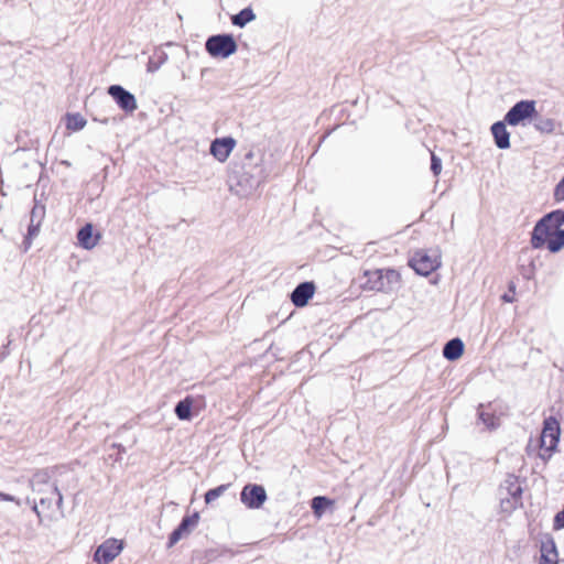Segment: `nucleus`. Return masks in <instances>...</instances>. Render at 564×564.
<instances>
[{
	"label": "nucleus",
	"mask_w": 564,
	"mask_h": 564,
	"mask_svg": "<svg viewBox=\"0 0 564 564\" xmlns=\"http://www.w3.org/2000/svg\"><path fill=\"white\" fill-rule=\"evenodd\" d=\"M366 281L362 286L369 291L391 293L399 289L401 276L393 269H377L365 272Z\"/></svg>",
	"instance_id": "f257e3e1"
},
{
	"label": "nucleus",
	"mask_w": 564,
	"mask_h": 564,
	"mask_svg": "<svg viewBox=\"0 0 564 564\" xmlns=\"http://www.w3.org/2000/svg\"><path fill=\"white\" fill-rule=\"evenodd\" d=\"M564 224V210L556 209L544 215L534 226L531 234V246L534 249L542 248L552 231L560 230Z\"/></svg>",
	"instance_id": "f03ea898"
},
{
	"label": "nucleus",
	"mask_w": 564,
	"mask_h": 564,
	"mask_svg": "<svg viewBox=\"0 0 564 564\" xmlns=\"http://www.w3.org/2000/svg\"><path fill=\"white\" fill-rule=\"evenodd\" d=\"M522 492L519 477L512 474L508 475L499 488L501 510L511 513L522 507Z\"/></svg>",
	"instance_id": "7ed1b4c3"
},
{
	"label": "nucleus",
	"mask_w": 564,
	"mask_h": 564,
	"mask_svg": "<svg viewBox=\"0 0 564 564\" xmlns=\"http://www.w3.org/2000/svg\"><path fill=\"white\" fill-rule=\"evenodd\" d=\"M205 48L213 57L227 58L236 53L237 43L231 34H217L207 39Z\"/></svg>",
	"instance_id": "20e7f679"
},
{
	"label": "nucleus",
	"mask_w": 564,
	"mask_h": 564,
	"mask_svg": "<svg viewBox=\"0 0 564 564\" xmlns=\"http://www.w3.org/2000/svg\"><path fill=\"white\" fill-rule=\"evenodd\" d=\"M30 487L33 492L42 496L50 494L56 496V507L62 511L63 509V496L58 490L57 486L51 482V476L47 470H37L30 479Z\"/></svg>",
	"instance_id": "39448f33"
},
{
	"label": "nucleus",
	"mask_w": 564,
	"mask_h": 564,
	"mask_svg": "<svg viewBox=\"0 0 564 564\" xmlns=\"http://www.w3.org/2000/svg\"><path fill=\"white\" fill-rule=\"evenodd\" d=\"M535 106V100H520L516 102L506 113L505 122L512 127L520 124L525 119L536 115Z\"/></svg>",
	"instance_id": "423d86ee"
},
{
	"label": "nucleus",
	"mask_w": 564,
	"mask_h": 564,
	"mask_svg": "<svg viewBox=\"0 0 564 564\" xmlns=\"http://www.w3.org/2000/svg\"><path fill=\"white\" fill-rule=\"evenodd\" d=\"M45 205L41 204L35 198L34 206L30 213V224L28 227V234L23 240L24 251L31 248L33 239L39 235L41 225L45 218Z\"/></svg>",
	"instance_id": "0eeeda50"
},
{
	"label": "nucleus",
	"mask_w": 564,
	"mask_h": 564,
	"mask_svg": "<svg viewBox=\"0 0 564 564\" xmlns=\"http://www.w3.org/2000/svg\"><path fill=\"white\" fill-rule=\"evenodd\" d=\"M267 498L264 487L257 484H247L240 492V501L249 509H260Z\"/></svg>",
	"instance_id": "6e6552de"
},
{
	"label": "nucleus",
	"mask_w": 564,
	"mask_h": 564,
	"mask_svg": "<svg viewBox=\"0 0 564 564\" xmlns=\"http://www.w3.org/2000/svg\"><path fill=\"white\" fill-rule=\"evenodd\" d=\"M410 265L417 274L426 276L441 265V261L438 256H430L426 251L421 250L411 258Z\"/></svg>",
	"instance_id": "1a4fd4ad"
},
{
	"label": "nucleus",
	"mask_w": 564,
	"mask_h": 564,
	"mask_svg": "<svg viewBox=\"0 0 564 564\" xmlns=\"http://www.w3.org/2000/svg\"><path fill=\"white\" fill-rule=\"evenodd\" d=\"M123 543L117 539H107L95 551L94 561L98 564L111 563L122 551Z\"/></svg>",
	"instance_id": "9d476101"
},
{
	"label": "nucleus",
	"mask_w": 564,
	"mask_h": 564,
	"mask_svg": "<svg viewBox=\"0 0 564 564\" xmlns=\"http://www.w3.org/2000/svg\"><path fill=\"white\" fill-rule=\"evenodd\" d=\"M259 182L248 173L231 175L229 177V189L239 197H247L258 187Z\"/></svg>",
	"instance_id": "9b49d317"
},
{
	"label": "nucleus",
	"mask_w": 564,
	"mask_h": 564,
	"mask_svg": "<svg viewBox=\"0 0 564 564\" xmlns=\"http://www.w3.org/2000/svg\"><path fill=\"white\" fill-rule=\"evenodd\" d=\"M560 440V423L553 416H549L543 422V430L541 433V447L547 452L556 448Z\"/></svg>",
	"instance_id": "f8f14e48"
},
{
	"label": "nucleus",
	"mask_w": 564,
	"mask_h": 564,
	"mask_svg": "<svg viewBox=\"0 0 564 564\" xmlns=\"http://www.w3.org/2000/svg\"><path fill=\"white\" fill-rule=\"evenodd\" d=\"M108 94L112 97L118 107L126 112L131 113L138 108L134 95H132L120 85L109 86Z\"/></svg>",
	"instance_id": "ddd939ff"
},
{
	"label": "nucleus",
	"mask_w": 564,
	"mask_h": 564,
	"mask_svg": "<svg viewBox=\"0 0 564 564\" xmlns=\"http://www.w3.org/2000/svg\"><path fill=\"white\" fill-rule=\"evenodd\" d=\"M199 514L194 512L191 516H186L182 519L181 523L169 536L167 547L175 545L181 539L187 536L192 530L198 524Z\"/></svg>",
	"instance_id": "4468645a"
},
{
	"label": "nucleus",
	"mask_w": 564,
	"mask_h": 564,
	"mask_svg": "<svg viewBox=\"0 0 564 564\" xmlns=\"http://www.w3.org/2000/svg\"><path fill=\"white\" fill-rule=\"evenodd\" d=\"M236 147V140L231 137L215 139L210 144L212 155L219 162H225Z\"/></svg>",
	"instance_id": "2eb2a0df"
},
{
	"label": "nucleus",
	"mask_w": 564,
	"mask_h": 564,
	"mask_svg": "<svg viewBox=\"0 0 564 564\" xmlns=\"http://www.w3.org/2000/svg\"><path fill=\"white\" fill-rule=\"evenodd\" d=\"M315 293V284L311 281H305L296 285V288L291 293V301L296 307L305 306L310 299L313 297Z\"/></svg>",
	"instance_id": "dca6fc26"
},
{
	"label": "nucleus",
	"mask_w": 564,
	"mask_h": 564,
	"mask_svg": "<svg viewBox=\"0 0 564 564\" xmlns=\"http://www.w3.org/2000/svg\"><path fill=\"white\" fill-rule=\"evenodd\" d=\"M507 122L497 121L491 126V133L495 139L497 148L505 150L510 147V133L507 130Z\"/></svg>",
	"instance_id": "f3484780"
},
{
	"label": "nucleus",
	"mask_w": 564,
	"mask_h": 564,
	"mask_svg": "<svg viewBox=\"0 0 564 564\" xmlns=\"http://www.w3.org/2000/svg\"><path fill=\"white\" fill-rule=\"evenodd\" d=\"M99 235L93 236V225L86 224L77 232V240L80 247L86 250L93 249L98 243Z\"/></svg>",
	"instance_id": "a211bd4d"
},
{
	"label": "nucleus",
	"mask_w": 564,
	"mask_h": 564,
	"mask_svg": "<svg viewBox=\"0 0 564 564\" xmlns=\"http://www.w3.org/2000/svg\"><path fill=\"white\" fill-rule=\"evenodd\" d=\"M463 352L464 344L459 338L448 340L443 348V356L449 361L458 359Z\"/></svg>",
	"instance_id": "6ab92c4d"
},
{
	"label": "nucleus",
	"mask_w": 564,
	"mask_h": 564,
	"mask_svg": "<svg viewBox=\"0 0 564 564\" xmlns=\"http://www.w3.org/2000/svg\"><path fill=\"white\" fill-rule=\"evenodd\" d=\"M478 420L488 429L494 431L500 426V417L494 412L486 411L485 406H478Z\"/></svg>",
	"instance_id": "aec40b11"
},
{
	"label": "nucleus",
	"mask_w": 564,
	"mask_h": 564,
	"mask_svg": "<svg viewBox=\"0 0 564 564\" xmlns=\"http://www.w3.org/2000/svg\"><path fill=\"white\" fill-rule=\"evenodd\" d=\"M534 129L540 133L552 134L556 128V121L552 118L536 116L534 118Z\"/></svg>",
	"instance_id": "412c9836"
},
{
	"label": "nucleus",
	"mask_w": 564,
	"mask_h": 564,
	"mask_svg": "<svg viewBox=\"0 0 564 564\" xmlns=\"http://www.w3.org/2000/svg\"><path fill=\"white\" fill-rule=\"evenodd\" d=\"M545 245L551 252H558L564 247V229L552 231Z\"/></svg>",
	"instance_id": "4be33fe9"
},
{
	"label": "nucleus",
	"mask_w": 564,
	"mask_h": 564,
	"mask_svg": "<svg viewBox=\"0 0 564 564\" xmlns=\"http://www.w3.org/2000/svg\"><path fill=\"white\" fill-rule=\"evenodd\" d=\"M253 20H256V14L250 7L242 9L237 14H234L231 17V23L239 28L246 26L249 22H252Z\"/></svg>",
	"instance_id": "5701e85b"
},
{
	"label": "nucleus",
	"mask_w": 564,
	"mask_h": 564,
	"mask_svg": "<svg viewBox=\"0 0 564 564\" xmlns=\"http://www.w3.org/2000/svg\"><path fill=\"white\" fill-rule=\"evenodd\" d=\"M192 405H193V400L189 397L177 402L175 405V409H174L176 416L182 421L189 420L192 416V412H191Z\"/></svg>",
	"instance_id": "b1692460"
},
{
	"label": "nucleus",
	"mask_w": 564,
	"mask_h": 564,
	"mask_svg": "<svg viewBox=\"0 0 564 564\" xmlns=\"http://www.w3.org/2000/svg\"><path fill=\"white\" fill-rule=\"evenodd\" d=\"M167 54L163 51L155 50L153 55L150 56L147 70L149 73H154L160 69V67L166 62Z\"/></svg>",
	"instance_id": "393cba45"
},
{
	"label": "nucleus",
	"mask_w": 564,
	"mask_h": 564,
	"mask_svg": "<svg viewBox=\"0 0 564 564\" xmlns=\"http://www.w3.org/2000/svg\"><path fill=\"white\" fill-rule=\"evenodd\" d=\"M86 119L80 113L67 115V129L73 131L82 130L86 126Z\"/></svg>",
	"instance_id": "a878e982"
},
{
	"label": "nucleus",
	"mask_w": 564,
	"mask_h": 564,
	"mask_svg": "<svg viewBox=\"0 0 564 564\" xmlns=\"http://www.w3.org/2000/svg\"><path fill=\"white\" fill-rule=\"evenodd\" d=\"M332 505V500L324 496L314 497L312 500V509L314 513L318 517L325 511V509Z\"/></svg>",
	"instance_id": "bb28decb"
},
{
	"label": "nucleus",
	"mask_w": 564,
	"mask_h": 564,
	"mask_svg": "<svg viewBox=\"0 0 564 564\" xmlns=\"http://www.w3.org/2000/svg\"><path fill=\"white\" fill-rule=\"evenodd\" d=\"M540 564H557V552L554 543L551 544V549L543 547Z\"/></svg>",
	"instance_id": "cd10ccee"
},
{
	"label": "nucleus",
	"mask_w": 564,
	"mask_h": 564,
	"mask_svg": "<svg viewBox=\"0 0 564 564\" xmlns=\"http://www.w3.org/2000/svg\"><path fill=\"white\" fill-rule=\"evenodd\" d=\"M228 487H229V485H220L216 488L209 489L205 494V502L212 503L213 501L218 499L221 495H224V492L228 489Z\"/></svg>",
	"instance_id": "c85d7f7f"
},
{
	"label": "nucleus",
	"mask_w": 564,
	"mask_h": 564,
	"mask_svg": "<svg viewBox=\"0 0 564 564\" xmlns=\"http://www.w3.org/2000/svg\"><path fill=\"white\" fill-rule=\"evenodd\" d=\"M56 499V496H52L50 494L40 496L39 505L42 510H50L53 506V500Z\"/></svg>",
	"instance_id": "c756f323"
},
{
	"label": "nucleus",
	"mask_w": 564,
	"mask_h": 564,
	"mask_svg": "<svg viewBox=\"0 0 564 564\" xmlns=\"http://www.w3.org/2000/svg\"><path fill=\"white\" fill-rule=\"evenodd\" d=\"M431 171L437 176L442 171V160L434 153L431 154Z\"/></svg>",
	"instance_id": "7c9ffc66"
},
{
	"label": "nucleus",
	"mask_w": 564,
	"mask_h": 564,
	"mask_svg": "<svg viewBox=\"0 0 564 564\" xmlns=\"http://www.w3.org/2000/svg\"><path fill=\"white\" fill-rule=\"evenodd\" d=\"M554 199L556 202L564 200V177L556 184L554 188Z\"/></svg>",
	"instance_id": "2f4dec72"
},
{
	"label": "nucleus",
	"mask_w": 564,
	"mask_h": 564,
	"mask_svg": "<svg viewBox=\"0 0 564 564\" xmlns=\"http://www.w3.org/2000/svg\"><path fill=\"white\" fill-rule=\"evenodd\" d=\"M554 527L556 529H564V509L556 513L554 518Z\"/></svg>",
	"instance_id": "473e14b6"
},
{
	"label": "nucleus",
	"mask_w": 564,
	"mask_h": 564,
	"mask_svg": "<svg viewBox=\"0 0 564 564\" xmlns=\"http://www.w3.org/2000/svg\"><path fill=\"white\" fill-rule=\"evenodd\" d=\"M40 505L39 502H36L35 500H33V506H32V510L33 512H35V514L37 516L40 522L42 521V517H41V510H40Z\"/></svg>",
	"instance_id": "72a5a7b5"
},
{
	"label": "nucleus",
	"mask_w": 564,
	"mask_h": 564,
	"mask_svg": "<svg viewBox=\"0 0 564 564\" xmlns=\"http://www.w3.org/2000/svg\"><path fill=\"white\" fill-rule=\"evenodd\" d=\"M0 500L3 501H15V498L9 494L0 492Z\"/></svg>",
	"instance_id": "f704fd0d"
},
{
	"label": "nucleus",
	"mask_w": 564,
	"mask_h": 564,
	"mask_svg": "<svg viewBox=\"0 0 564 564\" xmlns=\"http://www.w3.org/2000/svg\"><path fill=\"white\" fill-rule=\"evenodd\" d=\"M502 300H503L505 302H507V303H511V302H513V297H511V296H510V295H508V294H503V295H502Z\"/></svg>",
	"instance_id": "c9c22d12"
},
{
	"label": "nucleus",
	"mask_w": 564,
	"mask_h": 564,
	"mask_svg": "<svg viewBox=\"0 0 564 564\" xmlns=\"http://www.w3.org/2000/svg\"><path fill=\"white\" fill-rule=\"evenodd\" d=\"M113 447H117L119 451L124 452V447L120 444H113Z\"/></svg>",
	"instance_id": "e433bc0d"
},
{
	"label": "nucleus",
	"mask_w": 564,
	"mask_h": 564,
	"mask_svg": "<svg viewBox=\"0 0 564 564\" xmlns=\"http://www.w3.org/2000/svg\"><path fill=\"white\" fill-rule=\"evenodd\" d=\"M514 289H516L514 285H510L511 291H514Z\"/></svg>",
	"instance_id": "4c0bfd02"
}]
</instances>
